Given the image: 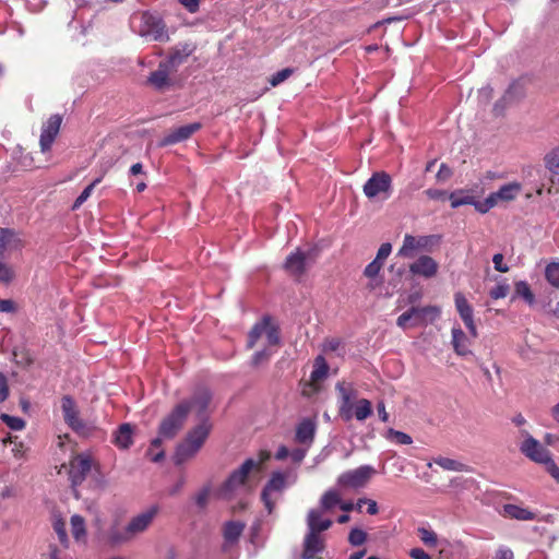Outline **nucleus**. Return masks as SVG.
Here are the masks:
<instances>
[{
	"mask_svg": "<svg viewBox=\"0 0 559 559\" xmlns=\"http://www.w3.org/2000/svg\"><path fill=\"white\" fill-rule=\"evenodd\" d=\"M396 324L402 329L408 326H420L423 325V318L420 313V307H411L408 310L403 312L396 321Z\"/></svg>",
	"mask_w": 559,
	"mask_h": 559,
	"instance_id": "26",
	"label": "nucleus"
},
{
	"mask_svg": "<svg viewBox=\"0 0 559 559\" xmlns=\"http://www.w3.org/2000/svg\"><path fill=\"white\" fill-rule=\"evenodd\" d=\"M158 512L159 507L153 504L132 516L124 527H120L117 522L111 524L105 535L106 543L111 547H117L134 540L150 528Z\"/></svg>",
	"mask_w": 559,
	"mask_h": 559,
	"instance_id": "1",
	"label": "nucleus"
},
{
	"mask_svg": "<svg viewBox=\"0 0 559 559\" xmlns=\"http://www.w3.org/2000/svg\"><path fill=\"white\" fill-rule=\"evenodd\" d=\"M503 515L520 521H532L536 519V514L534 512L511 503L503 506Z\"/></svg>",
	"mask_w": 559,
	"mask_h": 559,
	"instance_id": "28",
	"label": "nucleus"
},
{
	"mask_svg": "<svg viewBox=\"0 0 559 559\" xmlns=\"http://www.w3.org/2000/svg\"><path fill=\"white\" fill-rule=\"evenodd\" d=\"M100 181L99 178L95 179L92 183H90L87 187L84 188V190L81 192V194L75 199L72 209L76 210L79 209L91 195L93 192L95 186Z\"/></svg>",
	"mask_w": 559,
	"mask_h": 559,
	"instance_id": "44",
	"label": "nucleus"
},
{
	"mask_svg": "<svg viewBox=\"0 0 559 559\" xmlns=\"http://www.w3.org/2000/svg\"><path fill=\"white\" fill-rule=\"evenodd\" d=\"M420 313L423 318V325L432 323L440 316V309L436 306L420 307Z\"/></svg>",
	"mask_w": 559,
	"mask_h": 559,
	"instance_id": "39",
	"label": "nucleus"
},
{
	"mask_svg": "<svg viewBox=\"0 0 559 559\" xmlns=\"http://www.w3.org/2000/svg\"><path fill=\"white\" fill-rule=\"evenodd\" d=\"M191 411V405L188 402H180L174 409L162 420L158 429L160 437L165 439H173L182 429L183 424Z\"/></svg>",
	"mask_w": 559,
	"mask_h": 559,
	"instance_id": "4",
	"label": "nucleus"
},
{
	"mask_svg": "<svg viewBox=\"0 0 559 559\" xmlns=\"http://www.w3.org/2000/svg\"><path fill=\"white\" fill-rule=\"evenodd\" d=\"M288 474L283 472H273L270 479L264 485L261 492V500L269 513H272L276 502L281 499L284 490L288 486Z\"/></svg>",
	"mask_w": 559,
	"mask_h": 559,
	"instance_id": "5",
	"label": "nucleus"
},
{
	"mask_svg": "<svg viewBox=\"0 0 559 559\" xmlns=\"http://www.w3.org/2000/svg\"><path fill=\"white\" fill-rule=\"evenodd\" d=\"M270 323V317L265 316L262 318V320L253 325L251 331L248 335V344L247 346L249 348H252L258 340L264 334L265 328H267V324Z\"/></svg>",
	"mask_w": 559,
	"mask_h": 559,
	"instance_id": "31",
	"label": "nucleus"
},
{
	"mask_svg": "<svg viewBox=\"0 0 559 559\" xmlns=\"http://www.w3.org/2000/svg\"><path fill=\"white\" fill-rule=\"evenodd\" d=\"M0 419L12 430H22L25 426V421L22 418L10 416L8 414H1Z\"/></svg>",
	"mask_w": 559,
	"mask_h": 559,
	"instance_id": "45",
	"label": "nucleus"
},
{
	"mask_svg": "<svg viewBox=\"0 0 559 559\" xmlns=\"http://www.w3.org/2000/svg\"><path fill=\"white\" fill-rule=\"evenodd\" d=\"M132 432L130 424L120 425L114 435V443L120 449H128L132 444Z\"/></svg>",
	"mask_w": 559,
	"mask_h": 559,
	"instance_id": "29",
	"label": "nucleus"
},
{
	"mask_svg": "<svg viewBox=\"0 0 559 559\" xmlns=\"http://www.w3.org/2000/svg\"><path fill=\"white\" fill-rule=\"evenodd\" d=\"M440 241L441 235L438 234L420 236L418 238L406 234L403 240V245H438Z\"/></svg>",
	"mask_w": 559,
	"mask_h": 559,
	"instance_id": "32",
	"label": "nucleus"
},
{
	"mask_svg": "<svg viewBox=\"0 0 559 559\" xmlns=\"http://www.w3.org/2000/svg\"><path fill=\"white\" fill-rule=\"evenodd\" d=\"M522 191V186L519 182H509L492 192L497 203L499 201L509 202L514 200Z\"/></svg>",
	"mask_w": 559,
	"mask_h": 559,
	"instance_id": "27",
	"label": "nucleus"
},
{
	"mask_svg": "<svg viewBox=\"0 0 559 559\" xmlns=\"http://www.w3.org/2000/svg\"><path fill=\"white\" fill-rule=\"evenodd\" d=\"M179 3L183 5L190 13H195L200 7V0H179Z\"/></svg>",
	"mask_w": 559,
	"mask_h": 559,
	"instance_id": "63",
	"label": "nucleus"
},
{
	"mask_svg": "<svg viewBox=\"0 0 559 559\" xmlns=\"http://www.w3.org/2000/svg\"><path fill=\"white\" fill-rule=\"evenodd\" d=\"M212 397L213 394L211 390L206 386L201 385L194 390L192 396L189 400L182 401L190 403L191 409L194 411L195 417L200 421L199 425H206L209 428V432L212 429V425L209 420Z\"/></svg>",
	"mask_w": 559,
	"mask_h": 559,
	"instance_id": "6",
	"label": "nucleus"
},
{
	"mask_svg": "<svg viewBox=\"0 0 559 559\" xmlns=\"http://www.w3.org/2000/svg\"><path fill=\"white\" fill-rule=\"evenodd\" d=\"M335 389L340 395V415L344 420L348 421L353 418L352 401L356 397L357 393L350 384H346L345 382H338Z\"/></svg>",
	"mask_w": 559,
	"mask_h": 559,
	"instance_id": "15",
	"label": "nucleus"
},
{
	"mask_svg": "<svg viewBox=\"0 0 559 559\" xmlns=\"http://www.w3.org/2000/svg\"><path fill=\"white\" fill-rule=\"evenodd\" d=\"M452 176V170L447 164H441L440 168L437 173V179L438 180H447Z\"/></svg>",
	"mask_w": 559,
	"mask_h": 559,
	"instance_id": "62",
	"label": "nucleus"
},
{
	"mask_svg": "<svg viewBox=\"0 0 559 559\" xmlns=\"http://www.w3.org/2000/svg\"><path fill=\"white\" fill-rule=\"evenodd\" d=\"M264 334L266 336V341L270 346H275L281 343L278 326L272 324L271 319H270V323L267 324V328H265V330H264Z\"/></svg>",
	"mask_w": 559,
	"mask_h": 559,
	"instance_id": "40",
	"label": "nucleus"
},
{
	"mask_svg": "<svg viewBox=\"0 0 559 559\" xmlns=\"http://www.w3.org/2000/svg\"><path fill=\"white\" fill-rule=\"evenodd\" d=\"M16 310L15 302L11 299H0V312L12 313Z\"/></svg>",
	"mask_w": 559,
	"mask_h": 559,
	"instance_id": "59",
	"label": "nucleus"
},
{
	"mask_svg": "<svg viewBox=\"0 0 559 559\" xmlns=\"http://www.w3.org/2000/svg\"><path fill=\"white\" fill-rule=\"evenodd\" d=\"M200 122L181 126L167 133L159 142V146L174 145L188 140L193 133L201 129Z\"/></svg>",
	"mask_w": 559,
	"mask_h": 559,
	"instance_id": "16",
	"label": "nucleus"
},
{
	"mask_svg": "<svg viewBox=\"0 0 559 559\" xmlns=\"http://www.w3.org/2000/svg\"><path fill=\"white\" fill-rule=\"evenodd\" d=\"M418 535L421 542L429 547H435L438 543L437 534L426 527L418 528Z\"/></svg>",
	"mask_w": 559,
	"mask_h": 559,
	"instance_id": "43",
	"label": "nucleus"
},
{
	"mask_svg": "<svg viewBox=\"0 0 559 559\" xmlns=\"http://www.w3.org/2000/svg\"><path fill=\"white\" fill-rule=\"evenodd\" d=\"M258 466L259 463L255 462L253 459H247L240 465V467L231 472L228 478L224 481V484L221 487V495L224 498H227L237 488H239L246 483L250 472Z\"/></svg>",
	"mask_w": 559,
	"mask_h": 559,
	"instance_id": "10",
	"label": "nucleus"
},
{
	"mask_svg": "<svg viewBox=\"0 0 559 559\" xmlns=\"http://www.w3.org/2000/svg\"><path fill=\"white\" fill-rule=\"evenodd\" d=\"M16 235L9 228H0V245H17Z\"/></svg>",
	"mask_w": 559,
	"mask_h": 559,
	"instance_id": "50",
	"label": "nucleus"
},
{
	"mask_svg": "<svg viewBox=\"0 0 559 559\" xmlns=\"http://www.w3.org/2000/svg\"><path fill=\"white\" fill-rule=\"evenodd\" d=\"M53 530L57 533L61 543L67 540V531L64 522L59 519L53 522Z\"/></svg>",
	"mask_w": 559,
	"mask_h": 559,
	"instance_id": "56",
	"label": "nucleus"
},
{
	"mask_svg": "<svg viewBox=\"0 0 559 559\" xmlns=\"http://www.w3.org/2000/svg\"><path fill=\"white\" fill-rule=\"evenodd\" d=\"M245 527H246V524L241 521H228L224 524V527H223V536H224V540H225L224 549H226V547L228 545H234L238 542Z\"/></svg>",
	"mask_w": 559,
	"mask_h": 559,
	"instance_id": "24",
	"label": "nucleus"
},
{
	"mask_svg": "<svg viewBox=\"0 0 559 559\" xmlns=\"http://www.w3.org/2000/svg\"><path fill=\"white\" fill-rule=\"evenodd\" d=\"M544 465L546 471L551 475V477L556 479L557 483H559V467L557 466L552 457H550Z\"/></svg>",
	"mask_w": 559,
	"mask_h": 559,
	"instance_id": "57",
	"label": "nucleus"
},
{
	"mask_svg": "<svg viewBox=\"0 0 559 559\" xmlns=\"http://www.w3.org/2000/svg\"><path fill=\"white\" fill-rule=\"evenodd\" d=\"M524 96V86L519 81H513L503 94V99H508L509 103L516 102Z\"/></svg>",
	"mask_w": 559,
	"mask_h": 559,
	"instance_id": "33",
	"label": "nucleus"
},
{
	"mask_svg": "<svg viewBox=\"0 0 559 559\" xmlns=\"http://www.w3.org/2000/svg\"><path fill=\"white\" fill-rule=\"evenodd\" d=\"M362 190L368 199H373L378 195L388 199L392 193V178L385 171H376L366 181Z\"/></svg>",
	"mask_w": 559,
	"mask_h": 559,
	"instance_id": "8",
	"label": "nucleus"
},
{
	"mask_svg": "<svg viewBox=\"0 0 559 559\" xmlns=\"http://www.w3.org/2000/svg\"><path fill=\"white\" fill-rule=\"evenodd\" d=\"M209 496L210 490L207 488L202 489L195 497V503L200 508H205V506L207 504Z\"/></svg>",
	"mask_w": 559,
	"mask_h": 559,
	"instance_id": "61",
	"label": "nucleus"
},
{
	"mask_svg": "<svg viewBox=\"0 0 559 559\" xmlns=\"http://www.w3.org/2000/svg\"><path fill=\"white\" fill-rule=\"evenodd\" d=\"M433 462L439 465L441 468L445 471H453V472H469L471 467L462 462H459L456 460L444 457V456H438L433 459Z\"/></svg>",
	"mask_w": 559,
	"mask_h": 559,
	"instance_id": "30",
	"label": "nucleus"
},
{
	"mask_svg": "<svg viewBox=\"0 0 559 559\" xmlns=\"http://www.w3.org/2000/svg\"><path fill=\"white\" fill-rule=\"evenodd\" d=\"M382 266V263H380L377 260H373L365 267L364 275L370 280H373L379 274Z\"/></svg>",
	"mask_w": 559,
	"mask_h": 559,
	"instance_id": "52",
	"label": "nucleus"
},
{
	"mask_svg": "<svg viewBox=\"0 0 559 559\" xmlns=\"http://www.w3.org/2000/svg\"><path fill=\"white\" fill-rule=\"evenodd\" d=\"M9 384L4 373L0 371V404L3 403L9 396Z\"/></svg>",
	"mask_w": 559,
	"mask_h": 559,
	"instance_id": "54",
	"label": "nucleus"
},
{
	"mask_svg": "<svg viewBox=\"0 0 559 559\" xmlns=\"http://www.w3.org/2000/svg\"><path fill=\"white\" fill-rule=\"evenodd\" d=\"M492 262L495 269L499 272L506 273L509 271V267L506 263H503V255L501 253H497L492 258Z\"/></svg>",
	"mask_w": 559,
	"mask_h": 559,
	"instance_id": "58",
	"label": "nucleus"
},
{
	"mask_svg": "<svg viewBox=\"0 0 559 559\" xmlns=\"http://www.w3.org/2000/svg\"><path fill=\"white\" fill-rule=\"evenodd\" d=\"M520 450L526 457L539 464H545L551 457L550 452L528 433L522 442Z\"/></svg>",
	"mask_w": 559,
	"mask_h": 559,
	"instance_id": "13",
	"label": "nucleus"
},
{
	"mask_svg": "<svg viewBox=\"0 0 559 559\" xmlns=\"http://www.w3.org/2000/svg\"><path fill=\"white\" fill-rule=\"evenodd\" d=\"M323 512L319 509H311L307 515V525L310 532L319 534L323 531L329 530L332 526L330 519H322Z\"/></svg>",
	"mask_w": 559,
	"mask_h": 559,
	"instance_id": "23",
	"label": "nucleus"
},
{
	"mask_svg": "<svg viewBox=\"0 0 559 559\" xmlns=\"http://www.w3.org/2000/svg\"><path fill=\"white\" fill-rule=\"evenodd\" d=\"M174 71L171 68L167 66V63L160 61L157 70L151 72L147 78L146 83L154 87L157 92H164L168 90L173 82L169 78V73Z\"/></svg>",
	"mask_w": 559,
	"mask_h": 559,
	"instance_id": "19",
	"label": "nucleus"
},
{
	"mask_svg": "<svg viewBox=\"0 0 559 559\" xmlns=\"http://www.w3.org/2000/svg\"><path fill=\"white\" fill-rule=\"evenodd\" d=\"M514 555L513 551L506 546H500L496 551L495 559H513Z\"/></svg>",
	"mask_w": 559,
	"mask_h": 559,
	"instance_id": "60",
	"label": "nucleus"
},
{
	"mask_svg": "<svg viewBox=\"0 0 559 559\" xmlns=\"http://www.w3.org/2000/svg\"><path fill=\"white\" fill-rule=\"evenodd\" d=\"M324 549V542L319 534L308 531L304 540L302 559H318L317 555Z\"/></svg>",
	"mask_w": 559,
	"mask_h": 559,
	"instance_id": "20",
	"label": "nucleus"
},
{
	"mask_svg": "<svg viewBox=\"0 0 559 559\" xmlns=\"http://www.w3.org/2000/svg\"><path fill=\"white\" fill-rule=\"evenodd\" d=\"M61 409L66 424L75 432L83 433L86 425L79 417V411L74 400L70 395H64L61 400Z\"/></svg>",
	"mask_w": 559,
	"mask_h": 559,
	"instance_id": "11",
	"label": "nucleus"
},
{
	"mask_svg": "<svg viewBox=\"0 0 559 559\" xmlns=\"http://www.w3.org/2000/svg\"><path fill=\"white\" fill-rule=\"evenodd\" d=\"M92 461L87 456L78 455L70 462L69 478L72 487L80 486L91 472Z\"/></svg>",
	"mask_w": 559,
	"mask_h": 559,
	"instance_id": "14",
	"label": "nucleus"
},
{
	"mask_svg": "<svg viewBox=\"0 0 559 559\" xmlns=\"http://www.w3.org/2000/svg\"><path fill=\"white\" fill-rule=\"evenodd\" d=\"M547 281L555 287H559V263H550L545 272Z\"/></svg>",
	"mask_w": 559,
	"mask_h": 559,
	"instance_id": "46",
	"label": "nucleus"
},
{
	"mask_svg": "<svg viewBox=\"0 0 559 559\" xmlns=\"http://www.w3.org/2000/svg\"><path fill=\"white\" fill-rule=\"evenodd\" d=\"M62 122V116L59 114L51 115L49 119L43 124L39 138V145L43 153L48 152L59 133Z\"/></svg>",
	"mask_w": 559,
	"mask_h": 559,
	"instance_id": "12",
	"label": "nucleus"
},
{
	"mask_svg": "<svg viewBox=\"0 0 559 559\" xmlns=\"http://www.w3.org/2000/svg\"><path fill=\"white\" fill-rule=\"evenodd\" d=\"M271 355L272 353L269 352L267 349L259 350L254 353V355L252 356L251 362L253 366H259L261 362L269 360Z\"/></svg>",
	"mask_w": 559,
	"mask_h": 559,
	"instance_id": "55",
	"label": "nucleus"
},
{
	"mask_svg": "<svg viewBox=\"0 0 559 559\" xmlns=\"http://www.w3.org/2000/svg\"><path fill=\"white\" fill-rule=\"evenodd\" d=\"M388 438L395 440L396 443H399V444L408 445L413 442V439L409 435H407L403 431L395 430L393 428H390L388 430Z\"/></svg>",
	"mask_w": 559,
	"mask_h": 559,
	"instance_id": "48",
	"label": "nucleus"
},
{
	"mask_svg": "<svg viewBox=\"0 0 559 559\" xmlns=\"http://www.w3.org/2000/svg\"><path fill=\"white\" fill-rule=\"evenodd\" d=\"M318 257V247H297L287 255L284 270L292 276L300 277L316 262Z\"/></svg>",
	"mask_w": 559,
	"mask_h": 559,
	"instance_id": "3",
	"label": "nucleus"
},
{
	"mask_svg": "<svg viewBox=\"0 0 559 559\" xmlns=\"http://www.w3.org/2000/svg\"><path fill=\"white\" fill-rule=\"evenodd\" d=\"M328 365L325 364L323 357L319 356L316 359V368L311 372V379L313 381H319L326 377L328 374Z\"/></svg>",
	"mask_w": 559,
	"mask_h": 559,
	"instance_id": "41",
	"label": "nucleus"
},
{
	"mask_svg": "<svg viewBox=\"0 0 559 559\" xmlns=\"http://www.w3.org/2000/svg\"><path fill=\"white\" fill-rule=\"evenodd\" d=\"M515 296L523 298L528 305H533L535 301V296L530 285L524 281L515 283Z\"/></svg>",
	"mask_w": 559,
	"mask_h": 559,
	"instance_id": "38",
	"label": "nucleus"
},
{
	"mask_svg": "<svg viewBox=\"0 0 559 559\" xmlns=\"http://www.w3.org/2000/svg\"><path fill=\"white\" fill-rule=\"evenodd\" d=\"M316 435V423L312 419H302L297 428L295 439L298 443L307 447L311 445Z\"/></svg>",
	"mask_w": 559,
	"mask_h": 559,
	"instance_id": "22",
	"label": "nucleus"
},
{
	"mask_svg": "<svg viewBox=\"0 0 559 559\" xmlns=\"http://www.w3.org/2000/svg\"><path fill=\"white\" fill-rule=\"evenodd\" d=\"M71 531L73 537L79 540L86 535L85 520L79 514L71 516Z\"/></svg>",
	"mask_w": 559,
	"mask_h": 559,
	"instance_id": "37",
	"label": "nucleus"
},
{
	"mask_svg": "<svg viewBox=\"0 0 559 559\" xmlns=\"http://www.w3.org/2000/svg\"><path fill=\"white\" fill-rule=\"evenodd\" d=\"M498 203L493 197L492 193H490L486 199H484L483 201H478V200H475L474 199V203L473 205L475 206V209L481 213V214H485L487 213L490 209H492L493 206H496Z\"/></svg>",
	"mask_w": 559,
	"mask_h": 559,
	"instance_id": "42",
	"label": "nucleus"
},
{
	"mask_svg": "<svg viewBox=\"0 0 559 559\" xmlns=\"http://www.w3.org/2000/svg\"><path fill=\"white\" fill-rule=\"evenodd\" d=\"M372 414V406L370 401L366 399H360L356 403L355 412L353 416L356 417L357 420L362 421L367 419Z\"/></svg>",
	"mask_w": 559,
	"mask_h": 559,
	"instance_id": "34",
	"label": "nucleus"
},
{
	"mask_svg": "<svg viewBox=\"0 0 559 559\" xmlns=\"http://www.w3.org/2000/svg\"><path fill=\"white\" fill-rule=\"evenodd\" d=\"M15 277V272L3 258V251H0V283L9 285Z\"/></svg>",
	"mask_w": 559,
	"mask_h": 559,
	"instance_id": "36",
	"label": "nucleus"
},
{
	"mask_svg": "<svg viewBox=\"0 0 559 559\" xmlns=\"http://www.w3.org/2000/svg\"><path fill=\"white\" fill-rule=\"evenodd\" d=\"M340 503V495L335 490H328L326 492H324L320 500L321 511H329Z\"/></svg>",
	"mask_w": 559,
	"mask_h": 559,
	"instance_id": "35",
	"label": "nucleus"
},
{
	"mask_svg": "<svg viewBox=\"0 0 559 559\" xmlns=\"http://www.w3.org/2000/svg\"><path fill=\"white\" fill-rule=\"evenodd\" d=\"M195 46L191 43H178L170 49L168 58L163 62L167 63L174 71L194 52Z\"/></svg>",
	"mask_w": 559,
	"mask_h": 559,
	"instance_id": "17",
	"label": "nucleus"
},
{
	"mask_svg": "<svg viewBox=\"0 0 559 559\" xmlns=\"http://www.w3.org/2000/svg\"><path fill=\"white\" fill-rule=\"evenodd\" d=\"M374 474L376 469L372 466L361 465L342 473L337 478V485L343 488H361L368 484Z\"/></svg>",
	"mask_w": 559,
	"mask_h": 559,
	"instance_id": "9",
	"label": "nucleus"
},
{
	"mask_svg": "<svg viewBox=\"0 0 559 559\" xmlns=\"http://www.w3.org/2000/svg\"><path fill=\"white\" fill-rule=\"evenodd\" d=\"M139 35L142 37H151L155 41L166 43L169 35L166 24L159 15L144 12L141 16V26Z\"/></svg>",
	"mask_w": 559,
	"mask_h": 559,
	"instance_id": "7",
	"label": "nucleus"
},
{
	"mask_svg": "<svg viewBox=\"0 0 559 559\" xmlns=\"http://www.w3.org/2000/svg\"><path fill=\"white\" fill-rule=\"evenodd\" d=\"M413 559H430V556L421 548H413L409 551Z\"/></svg>",
	"mask_w": 559,
	"mask_h": 559,
	"instance_id": "64",
	"label": "nucleus"
},
{
	"mask_svg": "<svg viewBox=\"0 0 559 559\" xmlns=\"http://www.w3.org/2000/svg\"><path fill=\"white\" fill-rule=\"evenodd\" d=\"M293 74V69L285 68L276 73H274L270 79V84L272 86H277L278 84L283 83L285 80H287Z\"/></svg>",
	"mask_w": 559,
	"mask_h": 559,
	"instance_id": "49",
	"label": "nucleus"
},
{
	"mask_svg": "<svg viewBox=\"0 0 559 559\" xmlns=\"http://www.w3.org/2000/svg\"><path fill=\"white\" fill-rule=\"evenodd\" d=\"M510 290V286L506 283L498 284L490 292L489 295L492 299L504 298Z\"/></svg>",
	"mask_w": 559,
	"mask_h": 559,
	"instance_id": "53",
	"label": "nucleus"
},
{
	"mask_svg": "<svg viewBox=\"0 0 559 559\" xmlns=\"http://www.w3.org/2000/svg\"><path fill=\"white\" fill-rule=\"evenodd\" d=\"M450 201H451V207L452 209H456V207H459L461 205H466V204L473 205L474 198L469 197V195L459 197L455 193H451L450 194Z\"/></svg>",
	"mask_w": 559,
	"mask_h": 559,
	"instance_id": "51",
	"label": "nucleus"
},
{
	"mask_svg": "<svg viewBox=\"0 0 559 559\" xmlns=\"http://www.w3.org/2000/svg\"><path fill=\"white\" fill-rule=\"evenodd\" d=\"M210 432L206 425H197L186 436L185 440L180 442L174 455L176 465H181L188 460L192 459L204 444Z\"/></svg>",
	"mask_w": 559,
	"mask_h": 559,
	"instance_id": "2",
	"label": "nucleus"
},
{
	"mask_svg": "<svg viewBox=\"0 0 559 559\" xmlns=\"http://www.w3.org/2000/svg\"><path fill=\"white\" fill-rule=\"evenodd\" d=\"M409 271L415 275L429 278L437 274L438 263L428 255H421L409 265Z\"/></svg>",
	"mask_w": 559,
	"mask_h": 559,
	"instance_id": "21",
	"label": "nucleus"
},
{
	"mask_svg": "<svg viewBox=\"0 0 559 559\" xmlns=\"http://www.w3.org/2000/svg\"><path fill=\"white\" fill-rule=\"evenodd\" d=\"M367 540V533L360 528H352L348 535V542L352 546H361Z\"/></svg>",
	"mask_w": 559,
	"mask_h": 559,
	"instance_id": "47",
	"label": "nucleus"
},
{
	"mask_svg": "<svg viewBox=\"0 0 559 559\" xmlns=\"http://www.w3.org/2000/svg\"><path fill=\"white\" fill-rule=\"evenodd\" d=\"M454 302H455V308H456L461 319L463 320L465 326L469 331L471 335L473 337H477V329H476V325H475L474 319H473L472 306L468 304L467 299L461 292L455 293Z\"/></svg>",
	"mask_w": 559,
	"mask_h": 559,
	"instance_id": "18",
	"label": "nucleus"
},
{
	"mask_svg": "<svg viewBox=\"0 0 559 559\" xmlns=\"http://www.w3.org/2000/svg\"><path fill=\"white\" fill-rule=\"evenodd\" d=\"M452 345L459 356L472 354L469 349L471 342L461 328L452 329Z\"/></svg>",
	"mask_w": 559,
	"mask_h": 559,
	"instance_id": "25",
	"label": "nucleus"
}]
</instances>
